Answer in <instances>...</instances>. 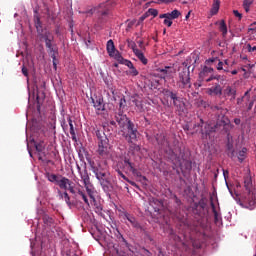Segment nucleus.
Returning a JSON list of instances; mask_svg holds the SVG:
<instances>
[{
	"mask_svg": "<svg viewBox=\"0 0 256 256\" xmlns=\"http://www.w3.org/2000/svg\"><path fill=\"white\" fill-rule=\"evenodd\" d=\"M137 43H138L140 49H145V46H144L145 42L143 40H140Z\"/></svg>",
	"mask_w": 256,
	"mask_h": 256,
	"instance_id": "obj_54",
	"label": "nucleus"
},
{
	"mask_svg": "<svg viewBox=\"0 0 256 256\" xmlns=\"http://www.w3.org/2000/svg\"><path fill=\"white\" fill-rule=\"evenodd\" d=\"M56 185H58L60 189L67 190L69 185H71V180L60 175V178H58V182L56 183Z\"/></svg>",
	"mask_w": 256,
	"mask_h": 256,
	"instance_id": "obj_18",
	"label": "nucleus"
},
{
	"mask_svg": "<svg viewBox=\"0 0 256 256\" xmlns=\"http://www.w3.org/2000/svg\"><path fill=\"white\" fill-rule=\"evenodd\" d=\"M197 127L200 128V133L202 135H206V137L207 135H211V133H215V131H218L217 124L211 126L210 124L205 123L203 119H200V123L194 125V129Z\"/></svg>",
	"mask_w": 256,
	"mask_h": 256,
	"instance_id": "obj_9",
	"label": "nucleus"
},
{
	"mask_svg": "<svg viewBox=\"0 0 256 256\" xmlns=\"http://www.w3.org/2000/svg\"><path fill=\"white\" fill-rule=\"evenodd\" d=\"M134 55L141 61L142 65H147L149 63V60L145 57V54H143V51L141 50H134Z\"/></svg>",
	"mask_w": 256,
	"mask_h": 256,
	"instance_id": "obj_21",
	"label": "nucleus"
},
{
	"mask_svg": "<svg viewBox=\"0 0 256 256\" xmlns=\"http://www.w3.org/2000/svg\"><path fill=\"white\" fill-rule=\"evenodd\" d=\"M228 137V142H227V149L230 152H233V137L227 136Z\"/></svg>",
	"mask_w": 256,
	"mask_h": 256,
	"instance_id": "obj_39",
	"label": "nucleus"
},
{
	"mask_svg": "<svg viewBox=\"0 0 256 256\" xmlns=\"http://www.w3.org/2000/svg\"><path fill=\"white\" fill-rule=\"evenodd\" d=\"M96 137L98 139V154L102 159H105L109 155V138L105 135V132L96 130Z\"/></svg>",
	"mask_w": 256,
	"mask_h": 256,
	"instance_id": "obj_4",
	"label": "nucleus"
},
{
	"mask_svg": "<svg viewBox=\"0 0 256 256\" xmlns=\"http://www.w3.org/2000/svg\"><path fill=\"white\" fill-rule=\"evenodd\" d=\"M115 120L120 128V135L126 139L128 143H135L137 137H139V130L137 125L131 121L127 115L122 112H118L115 115Z\"/></svg>",
	"mask_w": 256,
	"mask_h": 256,
	"instance_id": "obj_2",
	"label": "nucleus"
},
{
	"mask_svg": "<svg viewBox=\"0 0 256 256\" xmlns=\"http://www.w3.org/2000/svg\"><path fill=\"white\" fill-rule=\"evenodd\" d=\"M146 17H149V15H147V12L140 17L141 21H145Z\"/></svg>",
	"mask_w": 256,
	"mask_h": 256,
	"instance_id": "obj_59",
	"label": "nucleus"
},
{
	"mask_svg": "<svg viewBox=\"0 0 256 256\" xmlns=\"http://www.w3.org/2000/svg\"><path fill=\"white\" fill-rule=\"evenodd\" d=\"M160 79H171L175 73V68L171 66H165L163 69L159 70Z\"/></svg>",
	"mask_w": 256,
	"mask_h": 256,
	"instance_id": "obj_15",
	"label": "nucleus"
},
{
	"mask_svg": "<svg viewBox=\"0 0 256 256\" xmlns=\"http://www.w3.org/2000/svg\"><path fill=\"white\" fill-rule=\"evenodd\" d=\"M183 67H180L179 80L183 85V89H191V66H187L184 62Z\"/></svg>",
	"mask_w": 256,
	"mask_h": 256,
	"instance_id": "obj_7",
	"label": "nucleus"
},
{
	"mask_svg": "<svg viewBox=\"0 0 256 256\" xmlns=\"http://www.w3.org/2000/svg\"><path fill=\"white\" fill-rule=\"evenodd\" d=\"M222 95H224V97H230V101H235L237 97V89L228 85L225 89L222 88Z\"/></svg>",
	"mask_w": 256,
	"mask_h": 256,
	"instance_id": "obj_14",
	"label": "nucleus"
},
{
	"mask_svg": "<svg viewBox=\"0 0 256 256\" xmlns=\"http://www.w3.org/2000/svg\"><path fill=\"white\" fill-rule=\"evenodd\" d=\"M235 17H238L240 20L243 19V14L239 13L237 10L233 11Z\"/></svg>",
	"mask_w": 256,
	"mask_h": 256,
	"instance_id": "obj_51",
	"label": "nucleus"
},
{
	"mask_svg": "<svg viewBox=\"0 0 256 256\" xmlns=\"http://www.w3.org/2000/svg\"><path fill=\"white\" fill-rule=\"evenodd\" d=\"M180 170L182 171V173H187L188 171H191L192 169V164L191 161H182V162H177Z\"/></svg>",
	"mask_w": 256,
	"mask_h": 256,
	"instance_id": "obj_19",
	"label": "nucleus"
},
{
	"mask_svg": "<svg viewBox=\"0 0 256 256\" xmlns=\"http://www.w3.org/2000/svg\"><path fill=\"white\" fill-rule=\"evenodd\" d=\"M179 17H181L179 10H173L171 13H168V19H179Z\"/></svg>",
	"mask_w": 256,
	"mask_h": 256,
	"instance_id": "obj_34",
	"label": "nucleus"
},
{
	"mask_svg": "<svg viewBox=\"0 0 256 256\" xmlns=\"http://www.w3.org/2000/svg\"><path fill=\"white\" fill-rule=\"evenodd\" d=\"M45 177L48 179V181H50V183H54L55 185H57L61 175L46 172Z\"/></svg>",
	"mask_w": 256,
	"mask_h": 256,
	"instance_id": "obj_24",
	"label": "nucleus"
},
{
	"mask_svg": "<svg viewBox=\"0 0 256 256\" xmlns=\"http://www.w3.org/2000/svg\"><path fill=\"white\" fill-rule=\"evenodd\" d=\"M62 199H64L65 203L71 207V198L69 197V194L67 192H64L61 194Z\"/></svg>",
	"mask_w": 256,
	"mask_h": 256,
	"instance_id": "obj_38",
	"label": "nucleus"
},
{
	"mask_svg": "<svg viewBox=\"0 0 256 256\" xmlns=\"http://www.w3.org/2000/svg\"><path fill=\"white\" fill-rule=\"evenodd\" d=\"M216 127H218V131L222 127L223 131L227 133V137H231V130L235 126L231 124V120L227 116L223 115L220 120L218 119Z\"/></svg>",
	"mask_w": 256,
	"mask_h": 256,
	"instance_id": "obj_8",
	"label": "nucleus"
},
{
	"mask_svg": "<svg viewBox=\"0 0 256 256\" xmlns=\"http://www.w3.org/2000/svg\"><path fill=\"white\" fill-rule=\"evenodd\" d=\"M155 139L159 147H161V149H164V151L168 150L173 152V148L169 144V141L165 138L164 134H156Z\"/></svg>",
	"mask_w": 256,
	"mask_h": 256,
	"instance_id": "obj_13",
	"label": "nucleus"
},
{
	"mask_svg": "<svg viewBox=\"0 0 256 256\" xmlns=\"http://www.w3.org/2000/svg\"><path fill=\"white\" fill-rule=\"evenodd\" d=\"M106 49L109 56L113 55V53L117 51V49H115V43L113 40H108Z\"/></svg>",
	"mask_w": 256,
	"mask_h": 256,
	"instance_id": "obj_28",
	"label": "nucleus"
},
{
	"mask_svg": "<svg viewBox=\"0 0 256 256\" xmlns=\"http://www.w3.org/2000/svg\"><path fill=\"white\" fill-rule=\"evenodd\" d=\"M51 58L53 59V67L55 70H57V53L50 54Z\"/></svg>",
	"mask_w": 256,
	"mask_h": 256,
	"instance_id": "obj_43",
	"label": "nucleus"
},
{
	"mask_svg": "<svg viewBox=\"0 0 256 256\" xmlns=\"http://www.w3.org/2000/svg\"><path fill=\"white\" fill-rule=\"evenodd\" d=\"M128 183H130V185H133L134 187H137V184L133 181H128Z\"/></svg>",
	"mask_w": 256,
	"mask_h": 256,
	"instance_id": "obj_60",
	"label": "nucleus"
},
{
	"mask_svg": "<svg viewBox=\"0 0 256 256\" xmlns=\"http://www.w3.org/2000/svg\"><path fill=\"white\" fill-rule=\"evenodd\" d=\"M22 73L24 77H29V70H27V67H22Z\"/></svg>",
	"mask_w": 256,
	"mask_h": 256,
	"instance_id": "obj_50",
	"label": "nucleus"
},
{
	"mask_svg": "<svg viewBox=\"0 0 256 256\" xmlns=\"http://www.w3.org/2000/svg\"><path fill=\"white\" fill-rule=\"evenodd\" d=\"M133 77H137V75H139V71L134 67L130 68V72H129Z\"/></svg>",
	"mask_w": 256,
	"mask_h": 256,
	"instance_id": "obj_47",
	"label": "nucleus"
},
{
	"mask_svg": "<svg viewBox=\"0 0 256 256\" xmlns=\"http://www.w3.org/2000/svg\"><path fill=\"white\" fill-rule=\"evenodd\" d=\"M253 105H255V100H251V98H249L247 111H251V109H253Z\"/></svg>",
	"mask_w": 256,
	"mask_h": 256,
	"instance_id": "obj_48",
	"label": "nucleus"
},
{
	"mask_svg": "<svg viewBox=\"0 0 256 256\" xmlns=\"http://www.w3.org/2000/svg\"><path fill=\"white\" fill-rule=\"evenodd\" d=\"M255 0H244L243 1V9L244 11H246V13H249L250 9H251V5H253V2Z\"/></svg>",
	"mask_w": 256,
	"mask_h": 256,
	"instance_id": "obj_32",
	"label": "nucleus"
},
{
	"mask_svg": "<svg viewBox=\"0 0 256 256\" xmlns=\"http://www.w3.org/2000/svg\"><path fill=\"white\" fill-rule=\"evenodd\" d=\"M173 19L171 18H166L164 19V25H166L167 27H171V25H173Z\"/></svg>",
	"mask_w": 256,
	"mask_h": 256,
	"instance_id": "obj_49",
	"label": "nucleus"
},
{
	"mask_svg": "<svg viewBox=\"0 0 256 256\" xmlns=\"http://www.w3.org/2000/svg\"><path fill=\"white\" fill-rule=\"evenodd\" d=\"M43 221L45 225H48V227H52V225L55 223V220L51 218L49 215H44Z\"/></svg>",
	"mask_w": 256,
	"mask_h": 256,
	"instance_id": "obj_33",
	"label": "nucleus"
},
{
	"mask_svg": "<svg viewBox=\"0 0 256 256\" xmlns=\"http://www.w3.org/2000/svg\"><path fill=\"white\" fill-rule=\"evenodd\" d=\"M237 73H238L237 70H232V71H231V74H232V75H237Z\"/></svg>",
	"mask_w": 256,
	"mask_h": 256,
	"instance_id": "obj_61",
	"label": "nucleus"
},
{
	"mask_svg": "<svg viewBox=\"0 0 256 256\" xmlns=\"http://www.w3.org/2000/svg\"><path fill=\"white\" fill-rule=\"evenodd\" d=\"M52 42H53V39L45 41V45H46V47L48 49L49 55H51L53 53H58L57 52V47L53 46Z\"/></svg>",
	"mask_w": 256,
	"mask_h": 256,
	"instance_id": "obj_27",
	"label": "nucleus"
},
{
	"mask_svg": "<svg viewBox=\"0 0 256 256\" xmlns=\"http://www.w3.org/2000/svg\"><path fill=\"white\" fill-rule=\"evenodd\" d=\"M219 31H221L222 37H227V24L225 20L220 21Z\"/></svg>",
	"mask_w": 256,
	"mask_h": 256,
	"instance_id": "obj_31",
	"label": "nucleus"
},
{
	"mask_svg": "<svg viewBox=\"0 0 256 256\" xmlns=\"http://www.w3.org/2000/svg\"><path fill=\"white\" fill-rule=\"evenodd\" d=\"M96 179H98L102 189L105 191H109V185H111V181H109V172H99V170H96Z\"/></svg>",
	"mask_w": 256,
	"mask_h": 256,
	"instance_id": "obj_10",
	"label": "nucleus"
},
{
	"mask_svg": "<svg viewBox=\"0 0 256 256\" xmlns=\"http://www.w3.org/2000/svg\"><path fill=\"white\" fill-rule=\"evenodd\" d=\"M109 11L105 10L100 12V16L98 17V27H101V25L107 23Z\"/></svg>",
	"mask_w": 256,
	"mask_h": 256,
	"instance_id": "obj_22",
	"label": "nucleus"
},
{
	"mask_svg": "<svg viewBox=\"0 0 256 256\" xmlns=\"http://www.w3.org/2000/svg\"><path fill=\"white\" fill-rule=\"evenodd\" d=\"M42 39H44V41L51 40L53 39V34H51V32H45L42 35Z\"/></svg>",
	"mask_w": 256,
	"mask_h": 256,
	"instance_id": "obj_42",
	"label": "nucleus"
},
{
	"mask_svg": "<svg viewBox=\"0 0 256 256\" xmlns=\"http://www.w3.org/2000/svg\"><path fill=\"white\" fill-rule=\"evenodd\" d=\"M223 175H224L225 179H227V177H229V171L223 170Z\"/></svg>",
	"mask_w": 256,
	"mask_h": 256,
	"instance_id": "obj_58",
	"label": "nucleus"
},
{
	"mask_svg": "<svg viewBox=\"0 0 256 256\" xmlns=\"http://www.w3.org/2000/svg\"><path fill=\"white\" fill-rule=\"evenodd\" d=\"M119 167H123L124 171L130 172L136 177H142L141 175V166L139 165V162H131V161H124V162H117L116 171L122 179L127 181V176L123 174V172L119 169Z\"/></svg>",
	"mask_w": 256,
	"mask_h": 256,
	"instance_id": "obj_3",
	"label": "nucleus"
},
{
	"mask_svg": "<svg viewBox=\"0 0 256 256\" xmlns=\"http://www.w3.org/2000/svg\"><path fill=\"white\" fill-rule=\"evenodd\" d=\"M73 182H70V185H68V190L70 191V193H75V189L73 188Z\"/></svg>",
	"mask_w": 256,
	"mask_h": 256,
	"instance_id": "obj_53",
	"label": "nucleus"
},
{
	"mask_svg": "<svg viewBox=\"0 0 256 256\" xmlns=\"http://www.w3.org/2000/svg\"><path fill=\"white\" fill-rule=\"evenodd\" d=\"M81 179L84 183V187L87 191V194L89 195L90 199H92L93 201H95V187L93 186V184L91 183V179L89 178V174H84L81 176Z\"/></svg>",
	"mask_w": 256,
	"mask_h": 256,
	"instance_id": "obj_11",
	"label": "nucleus"
},
{
	"mask_svg": "<svg viewBox=\"0 0 256 256\" xmlns=\"http://www.w3.org/2000/svg\"><path fill=\"white\" fill-rule=\"evenodd\" d=\"M213 212H214L215 219H217V210L214 209Z\"/></svg>",
	"mask_w": 256,
	"mask_h": 256,
	"instance_id": "obj_63",
	"label": "nucleus"
},
{
	"mask_svg": "<svg viewBox=\"0 0 256 256\" xmlns=\"http://www.w3.org/2000/svg\"><path fill=\"white\" fill-rule=\"evenodd\" d=\"M246 153H247V148H243V149L239 152V156H238L239 161H243V160L245 159Z\"/></svg>",
	"mask_w": 256,
	"mask_h": 256,
	"instance_id": "obj_40",
	"label": "nucleus"
},
{
	"mask_svg": "<svg viewBox=\"0 0 256 256\" xmlns=\"http://www.w3.org/2000/svg\"><path fill=\"white\" fill-rule=\"evenodd\" d=\"M110 57H114V59L116 61H118V63H121V65L125 61V58H123V56L121 55V52H119L118 50H116L114 53H112V55H110Z\"/></svg>",
	"mask_w": 256,
	"mask_h": 256,
	"instance_id": "obj_29",
	"label": "nucleus"
},
{
	"mask_svg": "<svg viewBox=\"0 0 256 256\" xmlns=\"http://www.w3.org/2000/svg\"><path fill=\"white\" fill-rule=\"evenodd\" d=\"M110 125L115 127V125H117V123L115 121H110Z\"/></svg>",
	"mask_w": 256,
	"mask_h": 256,
	"instance_id": "obj_62",
	"label": "nucleus"
},
{
	"mask_svg": "<svg viewBox=\"0 0 256 256\" xmlns=\"http://www.w3.org/2000/svg\"><path fill=\"white\" fill-rule=\"evenodd\" d=\"M78 195H80V197H82V199H83L84 203H86V205H89V199H87V195H85L83 191L79 190Z\"/></svg>",
	"mask_w": 256,
	"mask_h": 256,
	"instance_id": "obj_41",
	"label": "nucleus"
},
{
	"mask_svg": "<svg viewBox=\"0 0 256 256\" xmlns=\"http://www.w3.org/2000/svg\"><path fill=\"white\" fill-rule=\"evenodd\" d=\"M251 99L250 90H247L241 98H237V105H241L244 101Z\"/></svg>",
	"mask_w": 256,
	"mask_h": 256,
	"instance_id": "obj_30",
	"label": "nucleus"
},
{
	"mask_svg": "<svg viewBox=\"0 0 256 256\" xmlns=\"http://www.w3.org/2000/svg\"><path fill=\"white\" fill-rule=\"evenodd\" d=\"M234 123H235V125H241V119L240 118H235Z\"/></svg>",
	"mask_w": 256,
	"mask_h": 256,
	"instance_id": "obj_56",
	"label": "nucleus"
},
{
	"mask_svg": "<svg viewBox=\"0 0 256 256\" xmlns=\"http://www.w3.org/2000/svg\"><path fill=\"white\" fill-rule=\"evenodd\" d=\"M46 144L45 141H39L34 143V150H31V148L28 147V153L34 161L38 159V161H43L45 159L46 150H45Z\"/></svg>",
	"mask_w": 256,
	"mask_h": 256,
	"instance_id": "obj_6",
	"label": "nucleus"
},
{
	"mask_svg": "<svg viewBox=\"0 0 256 256\" xmlns=\"http://www.w3.org/2000/svg\"><path fill=\"white\" fill-rule=\"evenodd\" d=\"M126 105H127V100H125V96H123L120 99V102H119V111H118V113H123L122 109H125Z\"/></svg>",
	"mask_w": 256,
	"mask_h": 256,
	"instance_id": "obj_35",
	"label": "nucleus"
},
{
	"mask_svg": "<svg viewBox=\"0 0 256 256\" xmlns=\"http://www.w3.org/2000/svg\"><path fill=\"white\" fill-rule=\"evenodd\" d=\"M68 123L70 127L71 139L72 141H74V143H77V134L75 133V127L73 126V120L71 119V117H68Z\"/></svg>",
	"mask_w": 256,
	"mask_h": 256,
	"instance_id": "obj_23",
	"label": "nucleus"
},
{
	"mask_svg": "<svg viewBox=\"0 0 256 256\" xmlns=\"http://www.w3.org/2000/svg\"><path fill=\"white\" fill-rule=\"evenodd\" d=\"M159 17L160 19H169V13L160 14Z\"/></svg>",
	"mask_w": 256,
	"mask_h": 256,
	"instance_id": "obj_55",
	"label": "nucleus"
},
{
	"mask_svg": "<svg viewBox=\"0 0 256 256\" xmlns=\"http://www.w3.org/2000/svg\"><path fill=\"white\" fill-rule=\"evenodd\" d=\"M158 3H165L167 5L169 3H175V0H158Z\"/></svg>",
	"mask_w": 256,
	"mask_h": 256,
	"instance_id": "obj_52",
	"label": "nucleus"
},
{
	"mask_svg": "<svg viewBox=\"0 0 256 256\" xmlns=\"http://www.w3.org/2000/svg\"><path fill=\"white\" fill-rule=\"evenodd\" d=\"M92 103L96 111H105V102L103 101V97H96V99L92 98Z\"/></svg>",
	"mask_w": 256,
	"mask_h": 256,
	"instance_id": "obj_17",
	"label": "nucleus"
},
{
	"mask_svg": "<svg viewBox=\"0 0 256 256\" xmlns=\"http://www.w3.org/2000/svg\"><path fill=\"white\" fill-rule=\"evenodd\" d=\"M94 174L103 173L107 171V161H88Z\"/></svg>",
	"mask_w": 256,
	"mask_h": 256,
	"instance_id": "obj_12",
	"label": "nucleus"
},
{
	"mask_svg": "<svg viewBox=\"0 0 256 256\" xmlns=\"http://www.w3.org/2000/svg\"><path fill=\"white\" fill-rule=\"evenodd\" d=\"M244 187L248 193H251V180H245L244 181Z\"/></svg>",
	"mask_w": 256,
	"mask_h": 256,
	"instance_id": "obj_44",
	"label": "nucleus"
},
{
	"mask_svg": "<svg viewBox=\"0 0 256 256\" xmlns=\"http://www.w3.org/2000/svg\"><path fill=\"white\" fill-rule=\"evenodd\" d=\"M221 7V0H213L212 8L210 10L211 15H217L219 8Z\"/></svg>",
	"mask_w": 256,
	"mask_h": 256,
	"instance_id": "obj_26",
	"label": "nucleus"
},
{
	"mask_svg": "<svg viewBox=\"0 0 256 256\" xmlns=\"http://www.w3.org/2000/svg\"><path fill=\"white\" fill-rule=\"evenodd\" d=\"M146 15H152V17H157L159 15V11L155 8H150L148 9V11L146 12Z\"/></svg>",
	"mask_w": 256,
	"mask_h": 256,
	"instance_id": "obj_37",
	"label": "nucleus"
},
{
	"mask_svg": "<svg viewBox=\"0 0 256 256\" xmlns=\"http://www.w3.org/2000/svg\"><path fill=\"white\" fill-rule=\"evenodd\" d=\"M207 63H215L217 71H223V67H225V63L217 57L208 59Z\"/></svg>",
	"mask_w": 256,
	"mask_h": 256,
	"instance_id": "obj_20",
	"label": "nucleus"
},
{
	"mask_svg": "<svg viewBox=\"0 0 256 256\" xmlns=\"http://www.w3.org/2000/svg\"><path fill=\"white\" fill-rule=\"evenodd\" d=\"M246 49L248 50L249 53H253L256 51V45L252 46L251 44H247Z\"/></svg>",
	"mask_w": 256,
	"mask_h": 256,
	"instance_id": "obj_46",
	"label": "nucleus"
},
{
	"mask_svg": "<svg viewBox=\"0 0 256 256\" xmlns=\"http://www.w3.org/2000/svg\"><path fill=\"white\" fill-rule=\"evenodd\" d=\"M213 68L209 66H204L198 75V80L196 85L198 87H203L205 83H210L211 87L207 88L206 93L210 96L221 97L223 95V82L225 81V76L219 74H213Z\"/></svg>",
	"mask_w": 256,
	"mask_h": 256,
	"instance_id": "obj_1",
	"label": "nucleus"
},
{
	"mask_svg": "<svg viewBox=\"0 0 256 256\" xmlns=\"http://www.w3.org/2000/svg\"><path fill=\"white\" fill-rule=\"evenodd\" d=\"M127 43H128V47H130V49H132L134 54H135V51H140L137 48V44H135V42H133V40L127 39Z\"/></svg>",
	"mask_w": 256,
	"mask_h": 256,
	"instance_id": "obj_36",
	"label": "nucleus"
},
{
	"mask_svg": "<svg viewBox=\"0 0 256 256\" xmlns=\"http://www.w3.org/2000/svg\"><path fill=\"white\" fill-rule=\"evenodd\" d=\"M175 199V203L179 206L181 205V200L179 198H177V196H174Z\"/></svg>",
	"mask_w": 256,
	"mask_h": 256,
	"instance_id": "obj_57",
	"label": "nucleus"
},
{
	"mask_svg": "<svg viewBox=\"0 0 256 256\" xmlns=\"http://www.w3.org/2000/svg\"><path fill=\"white\" fill-rule=\"evenodd\" d=\"M122 215L123 219H127V221H129L134 229H142L141 224H139V222H137V219H135V217H133L131 214H129L128 212H122Z\"/></svg>",
	"mask_w": 256,
	"mask_h": 256,
	"instance_id": "obj_16",
	"label": "nucleus"
},
{
	"mask_svg": "<svg viewBox=\"0 0 256 256\" xmlns=\"http://www.w3.org/2000/svg\"><path fill=\"white\" fill-rule=\"evenodd\" d=\"M223 63H224V66L229 65V60H225Z\"/></svg>",
	"mask_w": 256,
	"mask_h": 256,
	"instance_id": "obj_64",
	"label": "nucleus"
},
{
	"mask_svg": "<svg viewBox=\"0 0 256 256\" xmlns=\"http://www.w3.org/2000/svg\"><path fill=\"white\" fill-rule=\"evenodd\" d=\"M122 65H126V67L129 69H132V67H134L133 62L127 59H124V61L122 62Z\"/></svg>",
	"mask_w": 256,
	"mask_h": 256,
	"instance_id": "obj_45",
	"label": "nucleus"
},
{
	"mask_svg": "<svg viewBox=\"0 0 256 256\" xmlns=\"http://www.w3.org/2000/svg\"><path fill=\"white\" fill-rule=\"evenodd\" d=\"M163 95L167 97V99H170L172 101V105L176 107L177 111H183L185 108V102L183 101V98L181 95H179V92L177 90L173 89H164Z\"/></svg>",
	"mask_w": 256,
	"mask_h": 256,
	"instance_id": "obj_5",
	"label": "nucleus"
},
{
	"mask_svg": "<svg viewBox=\"0 0 256 256\" xmlns=\"http://www.w3.org/2000/svg\"><path fill=\"white\" fill-rule=\"evenodd\" d=\"M241 205H242V207H245L246 209H253V207H255V199H253L251 196V197L245 199Z\"/></svg>",
	"mask_w": 256,
	"mask_h": 256,
	"instance_id": "obj_25",
	"label": "nucleus"
}]
</instances>
